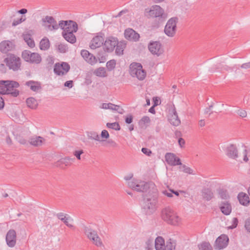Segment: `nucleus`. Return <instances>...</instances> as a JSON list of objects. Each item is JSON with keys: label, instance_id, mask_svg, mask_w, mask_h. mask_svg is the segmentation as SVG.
Segmentation results:
<instances>
[{"label": "nucleus", "instance_id": "nucleus-59", "mask_svg": "<svg viewBox=\"0 0 250 250\" xmlns=\"http://www.w3.org/2000/svg\"><path fill=\"white\" fill-rule=\"evenodd\" d=\"M241 67L244 69L250 68V62H249L245 63L241 65Z\"/></svg>", "mask_w": 250, "mask_h": 250}, {"label": "nucleus", "instance_id": "nucleus-33", "mask_svg": "<svg viewBox=\"0 0 250 250\" xmlns=\"http://www.w3.org/2000/svg\"><path fill=\"white\" fill-rule=\"evenodd\" d=\"M66 215V214H65L62 212L58 213L57 214V216L60 220L62 221L67 227L72 228L73 227V226L69 223L68 220L69 219V217H67Z\"/></svg>", "mask_w": 250, "mask_h": 250}, {"label": "nucleus", "instance_id": "nucleus-60", "mask_svg": "<svg viewBox=\"0 0 250 250\" xmlns=\"http://www.w3.org/2000/svg\"><path fill=\"white\" fill-rule=\"evenodd\" d=\"M19 21H20V19L13 20L12 23V25L13 26H16L20 24V23H21V22H20Z\"/></svg>", "mask_w": 250, "mask_h": 250}, {"label": "nucleus", "instance_id": "nucleus-41", "mask_svg": "<svg viewBox=\"0 0 250 250\" xmlns=\"http://www.w3.org/2000/svg\"><path fill=\"white\" fill-rule=\"evenodd\" d=\"M88 137L89 139H93L96 141H100L99 135L96 132L91 131L88 132Z\"/></svg>", "mask_w": 250, "mask_h": 250}, {"label": "nucleus", "instance_id": "nucleus-15", "mask_svg": "<svg viewBox=\"0 0 250 250\" xmlns=\"http://www.w3.org/2000/svg\"><path fill=\"white\" fill-rule=\"evenodd\" d=\"M165 159L167 163L170 166L182 165L180 159L173 153H167L165 155Z\"/></svg>", "mask_w": 250, "mask_h": 250}, {"label": "nucleus", "instance_id": "nucleus-9", "mask_svg": "<svg viewBox=\"0 0 250 250\" xmlns=\"http://www.w3.org/2000/svg\"><path fill=\"white\" fill-rule=\"evenodd\" d=\"M178 21V18L173 17L167 21L164 29L165 33L167 36L173 37L175 35Z\"/></svg>", "mask_w": 250, "mask_h": 250}, {"label": "nucleus", "instance_id": "nucleus-28", "mask_svg": "<svg viewBox=\"0 0 250 250\" xmlns=\"http://www.w3.org/2000/svg\"><path fill=\"white\" fill-rule=\"evenodd\" d=\"M25 84L28 86L32 91L34 92H38L41 89V83L38 82L29 81L26 82Z\"/></svg>", "mask_w": 250, "mask_h": 250}, {"label": "nucleus", "instance_id": "nucleus-14", "mask_svg": "<svg viewBox=\"0 0 250 250\" xmlns=\"http://www.w3.org/2000/svg\"><path fill=\"white\" fill-rule=\"evenodd\" d=\"M229 238L227 235L223 234L218 237L215 241L214 248L215 249L221 250L228 245Z\"/></svg>", "mask_w": 250, "mask_h": 250}, {"label": "nucleus", "instance_id": "nucleus-58", "mask_svg": "<svg viewBox=\"0 0 250 250\" xmlns=\"http://www.w3.org/2000/svg\"><path fill=\"white\" fill-rule=\"evenodd\" d=\"M178 143H179V146L181 147H182L184 146V145L185 144V141L184 139H183L182 138H180L178 139Z\"/></svg>", "mask_w": 250, "mask_h": 250}, {"label": "nucleus", "instance_id": "nucleus-22", "mask_svg": "<svg viewBox=\"0 0 250 250\" xmlns=\"http://www.w3.org/2000/svg\"><path fill=\"white\" fill-rule=\"evenodd\" d=\"M13 48L14 45L10 41H4L0 43V51L3 53H6Z\"/></svg>", "mask_w": 250, "mask_h": 250}, {"label": "nucleus", "instance_id": "nucleus-37", "mask_svg": "<svg viewBox=\"0 0 250 250\" xmlns=\"http://www.w3.org/2000/svg\"><path fill=\"white\" fill-rule=\"evenodd\" d=\"M23 39L30 47L33 48L35 46V43L34 40L31 38V36L30 35H24Z\"/></svg>", "mask_w": 250, "mask_h": 250}, {"label": "nucleus", "instance_id": "nucleus-39", "mask_svg": "<svg viewBox=\"0 0 250 250\" xmlns=\"http://www.w3.org/2000/svg\"><path fill=\"white\" fill-rule=\"evenodd\" d=\"M106 126L109 128L113 129L115 130H120L121 129L120 126L117 122L112 123H108L106 124Z\"/></svg>", "mask_w": 250, "mask_h": 250}, {"label": "nucleus", "instance_id": "nucleus-42", "mask_svg": "<svg viewBox=\"0 0 250 250\" xmlns=\"http://www.w3.org/2000/svg\"><path fill=\"white\" fill-rule=\"evenodd\" d=\"M116 61L114 60H111L106 63V67L109 71H112L114 69L116 65Z\"/></svg>", "mask_w": 250, "mask_h": 250}, {"label": "nucleus", "instance_id": "nucleus-11", "mask_svg": "<svg viewBox=\"0 0 250 250\" xmlns=\"http://www.w3.org/2000/svg\"><path fill=\"white\" fill-rule=\"evenodd\" d=\"M149 51L153 55L159 56L164 52V49L159 42H150L148 45Z\"/></svg>", "mask_w": 250, "mask_h": 250}, {"label": "nucleus", "instance_id": "nucleus-62", "mask_svg": "<svg viewBox=\"0 0 250 250\" xmlns=\"http://www.w3.org/2000/svg\"><path fill=\"white\" fill-rule=\"evenodd\" d=\"M163 192L165 195H167L168 197H172V192H171L170 190L169 191L165 190Z\"/></svg>", "mask_w": 250, "mask_h": 250}, {"label": "nucleus", "instance_id": "nucleus-49", "mask_svg": "<svg viewBox=\"0 0 250 250\" xmlns=\"http://www.w3.org/2000/svg\"><path fill=\"white\" fill-rule=\"evenodd\" d=\"M67 21H61L59 22V23L58 25L59 27H61L63 30L64 31V29H65V27H66V26L67 25L68 23Z\"/></svg>", "mask_w": 250, "mask_h": 250}, {"label": "nucleus", "instance_id": "nucleus-18", "mask_svg": "<svg viewBox=\"0 0 250 250\" xmlns=\"http://www.w3.org/2000/svg\"><path fill=\"white\" fill-rule=\"evenodd\" d=\"M29 143L35 147H40L45 144L46 140L40 136H33L28 140Z\"/></svg>", "mask_w": 250, "mask_h": 250}, {"label": "nucleus", "instance_id": "nucleus-3", "mask_svg": "<svg viewBox=\"0 0 250 250\" xmlns=\"http://www.w3.org/2000/svg\"><path fill=\"white\" fill-rule=\"evenodd\" d=\"M4 62L10 70L17 71L21 70V58L14 54H9L4 59Z\"/></svg>", "mask_w": 250, "mask_h": 250}, {"label": "nucleus", "instance_id": "nucleus-1", "mask_svg": "<svg viewBox=\"0 0 250 250\" xmlns=\"http://www.w3.org/2000/svg\"><path fill=\"white\" fill-rule=\"evenodd\" d=\"M20 86L19 83L14 81H0V93L9 94L14 97H17L20 93L17 89Z\"/></svg>", "mask_w": 250, "mask_h": 250}, {"label": "nucleus", "instance_id": "nucleus-2", "mask_svg": "<svg viewBox=\"0 0 250 250\" xmlns=\"http://www.w3.org/2000/svg\"><path fill=\"white\" fill-rule=\"evenodd\" d=\"M162 219L168 224L178 226L181 223V219L176 212L169 207H166L161 211Z\"/></svg>", "mask_w": 250, "mask_h": 250}, {"label": "nucleus", "instance_id": "nucleus-53", "mask_svg": "<svg viewBox=\"0 0 250 250\" xmlns=\"http://www.w3.org/2000/svg\"><path fill=\"white\" fill-rule=\"evenodd\" d=\"M109 135L108 131L106 130H103L101 133V137L103 138L107 139L109 138Z\"/></svg>", "mask_w": 250, "mask_h": 250}, {"label": "nucleus", "instance_id": "nucleus-16", "mask_svg": "<svg viewBox=\"0 0 250 250\" xmlns=\"http://www.w3.org/2000/svg\"><path fill=\"white\" fill-rule=\"evenodd\" d=\"M81 55L83 59L91 65H94L97 62L96 58L86 50H82L81 52Z\"/></svg>", "mask_w": 250, "mask_h": 250}, {"label": "nucleus", "instance_id": "nucleus-24", "mask_svg": "<svg viewBox=\"0 0 250 250\" xmlns=\"http://www.w3.org/2000/svg\"><path fill=\"white\" fill-rule=\"evenodd\" d=\"M78 24L75 21H68L66 27H65L62 33H74L78 30Z\"/></svg>", "mask_w": 250, "mask_h": 250}, {"label": "nucleus", "instance_id": "nucleus-30", "mask_svg": "<svg viewBox=\"0 0 250 250\" xmlns=\"http://www.w3.org/2000/svg\"><path fill=\"white\" fill-rule=\"evenodd\" d=\"M203 199L207 201L210 200L213 197V193L212 190L208 188H205L202 191Z\"/></svg>", "mask_w": 250, "mask_h": 250}, {"label": "nucleus", "instance_id": "nucleus-44", "mask_svg": "<svg viewBox=\"0 0 250 250\" xmlns=\"http://www.w3.org/2000/svg\"><path fill=\"white\" fill-rule=\"evenodd\" d=\"M181 168H182L183 171L185 173L189 174H194L193 172V170L190 167H187L185 165H182Z\"/></svg>", "mask_w": 250, "mask_h": 250}, {"label": "nucleus", "instance_id": "nucleus-51", "mask_svg": "<svg viewBox=\"0 0 250 250\" xmlns=\"http://www.w3.org/2000/svg\"><path fill=\"white\" fill-rule=\"evenodd\" d=\"M83 153V150H76L74 152L73 154L76 157L78 160H81V155Z\"/></svg>", "mask_w": 250, "mask_h": 250}, {"label": "nucleus", "instance_id": "nucleus-45", "mask_svg": "<svg viewBox=\"0 0 250 250\" xmlns=\"http://www.w3.org/2000/svg\"><path fill=\"white\" fill-rule=\"evenodd\" d=\"M219 194L220 197L223 199H227L229 198V195L226 190H221L219 191Z\"/></svg>", "mask_w": 250, "mask_h": 250}, {"label": "nucleus", "instance_id": "nucleus-17", "mask_svg": "<svg viewBox=\"0 0 250 250\" xmlns=\"http://www.w3.org/2000/svg\"><path fill=\"white\" fill-rule=\"evenodd\" d=\"M7 245L11 248L14 247L16 244V232L14 229L9 230L6 236Z\"/></svg>", "mask_w": 250, "mask_h": 250}, {"label": "nucleus", "instance_id": "nucleus-52", "mask_svg": "<svg viewBox=\"0 0 250 250\" xmlns=\"http://www.w3.org/2000/svg\"><path fill=\"white\" fill-rule=\"evenodd\" d=\"M142 151L143 153H144L145 154H146V155H147L148 156H150L151 155V154H152L151 151L147 148H145V147L142 148Z\"/></svg>", "mask_w": 250, "mask_h": 250}, {"label": "nucleus", "instance_id": "nucleus-64", "mask_svg": "<svg viewBox=\"0 0 250 250\" xmlns=\"http://www.w3.org/2000/svg\"><path fill=\"white\" fill-rule=\"evenodd\" d=\"M27 12V10L25 8H22V9H21V10L18 11V13H19L20 14H22V15L25 14Z\"/></svg>", "mask_w": 250, "mask_h": 250}, {"label": "nucleus", "instance_id": "nucleus-6", "mask_svg": "<svg viewBox=\"0 0 250 250\" xmlns=\"http://www.w3.org/2000/svg\"><path fill=\"white\" fill-rule=\"evenodd\" d=\"M84 233L93 244L97 247L104 246L102 240L97 234L96 231L89 227H84Z\"/></svg>", "mask_w": 250, "mask_h": 250}, {"label": "nucleus", "instance_id": "nucleus-25", "mask_svg": "<svg viewBox=\"0 0 250 250\" xmlns=\"http://www.w3.org/2000/svg\"><path fill=\"white\" fill-rule=\"evenodd\" d=\"M101 107L105 109H110L113 111H117L120 114L123 113V109L121 108L119 105H115L112 103H103Z\"/></svg>", "mask_w": 250, "mask_h": 250}, {"label": "nucleus", "instance_id": "nucleus-26", "mask_svg": "<svg viewBox=\"0 0 250 250\" xmlns=\"http://www.w3.org/2000/svg\"><path fill=\"white\" fill-rule=\"evenodd\" d=\"M220 208L222 212L225 215H229L231 212V206L228 201L222 202L220 204Z\"/></svg>", "mask_w": 250, "mask_h": 250}, {"label": "nucleus", "instance_id": "nucleus-61", "mask_svg": "<svg viewBox=\"0 0 250 250\" xmlns=\"http://www.w3.org/2000/svg\"><path fill=\"white\" fill-rule=\"evenodd\" d=\"M4 106V102L3 98L0 96V109L3 108Z\"/></svg>", "mask_w": 250, "mask_h": 250}, {"label": "nucleus", "instance_id": "nucleus-36", "mask_svg": "<svg viewBox=\"0 0 250 250\" xmlns=\"http://www.w3.org/2000/svg\"><path fill=\"white\" fill-rule=\"evenodd\" d=\"M93 73L99 77H105L107 75L105 68L103 67L97 68L94 70Z\"/></svg>", "mask_w": 250, "mask_h": 250}, {"label": "nucleus", "instance_id": "nucleus-63", "mask_svg": "<svg viewBox=\"0 0 250 250\" xmlns=\"http://www.w3.org/2000/svg\"><path fill=\"white\" fill-rule=\"evenodd\" d=\"M58 49L61 52H65V48L62 44H60L59 45Z\"/></svg>", "mask_w": 250, "mask_h": 250}, {"label": "nucleus", "instance_id": "nucleus-57", "mask_svg": "<svg viewBox=\"0 0 250 250\" xmlns=\"http://www.w3.org/2000/svg\"><path fill=\"white\" fill-rule=\"evenodd\" d=\"M64 86L69 88H71L73 86V81H68L64 83Z\"/></svg>", "mask_w": 250, "mask_h": 250}, {"label": "nucleus", "instance_id": "nucleus-19", "mask_svg": "<svg viewBox=\"0 0 250 250\" xmlns=\"http://www.w3.org/2000/svg\"><path fill=\"white\" fill-rule=\"evenodd\" d=\"M42 21L44 23L47 22L50 24L47 26L50 31L57 30L59 28L58 23L53 17L47 16L42 19Z\"/></svg>", "mask_w": 250, "mask_h": 250}, {"label": "nucleus", "instance_id": "nucleus-35", "mask_svg": "<svg viewBox=\"0 0 250 250\" xmlns=\"http://www.w3.org/2000/svg\"><path fill=\"white\" fill-rule=\"evenodd\" d=\"M50 46V42L49 40L44 38H43L40 42V49L42 50H47Z\"/></svg>", "mask_w": 250, "mask_h": 250}, {"label": "nucleus", "instance_id": "nucleus-13", "mask_svg": "<svg viewBox=\"0 0 250 250\" xmlns=\"http://www.w3.org/2000/svg\"><path fill=\"white\" fill-rule=\"evenodd\" d=\"M149 15L152 17L160 18L162 21H164L166 17L164 10L159 5H153L149 11Z\"/></svg>", "mask_w": 250, "mask_h": 250}, {"label": "nucleus", "instance_id": "nucleus-55", "mask_svg": "<svg viewBox=\"0 0 250 250\" xmlns=\"http://www.w3.org/2000/svg\"><path fill=\"white\" fill-rule=\"evenodd\" d=\"M133 121V117L131 115H128L125 118V122L127 124H131Z\"/></svg>", "mask_w": 250, "mask_h": 250}, {"label": "nucleus", "instance_id": "nucleus-47", "mask_svg": "<svg viewBox=\"0 0 250 250\" xmlns=\"http://www.w3.org/2000/svg\"><path fill=\"white\" fill-rule=\"evenodd\" d=\"M175 243L171 242H167L166 246V250H175Z\"/></svg>", "mask_w": 250, "mask_h": 250}, {"label": "nucleus", "instance_id": "nucleus-10", "mask_svg": "<svg viewBox=\"0 0 250 250\" xmlns=\"http://www.w3.org/2000/svg\"><path fill=\"white\" fill-rule=\"evenodd\" d=\"M117 38L110 36L106 38L103 45V49L105 52H112L116 45L118 44Z\"/></svg>", "mask_w": 250, "mask_h": 250}, {"label": "nucleus", "instance_id": "nucleus-38", "mask_svg": "<svg viewBox=\"0 0 250 250\" xmlns=\"http://www.w3.org/2000/svg\"><path fill=\"white\" fill-rule=\"evenodd\" d=\"M74 158H70L69 157H65L60 159L58 163L60 164H64L65 166H69L71 164V162H74Z\"/></svg>", "mask_w": 250, "mask_h": 250}, {"label": "nucleus", "instance_id": "nucleus-8", "mask_svg": "<svg viewBox=\"0 0 250 250\" xmlns=\"http://www.w3.org/2000/svg\"><path fill=\"white\" fill-rule=\"evenodd\" d=\"M23 59L31 63L39 64L42 61V57L37 53H32L29 50H24L21 54Z\"/></svg>", "mask_w": 250, "mask_h": 250}, {"label": "nucleus", "instance_id": "nucleus-34", "mask_svg": "<svg viewBox=\"0 0 250 250\" xmlns=\"http://www.w3.org/2000/svg\"><path fill=\"white\" fill-rule=\"evenodd\" d=\"M126 44L124 42H119L118 44L116 45V48L115 49V53L118 56H121L124 53V49L125 47Z\"/></svg>", "mask_w": 250, "mask_h": 250}, {"label": "nucleus", "instance_id": "nucleus-27", "mask_svg": "<svg viewBox=\"0 0 250 250\" xmlns=\"http://www.w3.org/2000/svg\"><path fill=\"white\" fill-rule=\"evenodd\" d=\"M169 121L171 125L175 126H178L181 124V121L175 108L173 110V114L169 117Z\"/></svg>", "mask_w": 250, "mask_h": 250}, {"label": "nucleus", "instance_id": "nucleus-40", "mask_svg": "<svg viewBox=\"0 0 250 250\" xmlns=\"http://www.w3.org/2000/svg\"><path fill=\"white\" fill-rule=\"evenodd\" d=\"M200 249L201 250H212V248L208 242H204L200 245Z\"/></svg>", "mask_w": 250, "mask_h": 250}, {"label": "nucleus", "instance_id": "nucleus-32", "mask_svg": "<svg viewBox=\"0 0 250 250\" xmlns=\"http://www.w3.org/2000/svg\"><path fill=\"white\" fill-rule=\"evenodd\" d=\"M26 103L28 107L32 109L37 108L38 103L37 100L33 97H30L26 99Z\"/></svg>", "mask_w": 250, "mask_h": 250}, {"label": "nucleus", "instance_id": "nucleus-12", "mask_svg": "<svg viewBox=\"0 0 250 250\" xmlns=\"http://www.w3.org/2000/svg\"><path fill=\"white\" fill-rule=\"evenodd\" d=\"M70 69L68 63L63 62L61 64L56 63L54 68V72L57 75H65Z\"/></svg>", "mask_w": 250, "mask_h": 250}, {"label": "nucleus", "instance_id": "nucleus-20", "mask_svg": "<svg viewBox=\"0 0 250 250\" xmlns=\"http://www.w3.org/2000/svg\"><path fill=\"white\" fill-rule=\"evenodd\" d=\"M125 37L126 39L131 41H137L140 38V35L134 30L128 28L125 31Z\"/></svg>", "mask_w": 250, "mask_h": 250}, {"label": "nucleus", "instance_id": "nucleus-23", "mask_svg": "<svg viewBox=\"0 0 250 250\" xmlns=\"http://www.w3.org/2000/svg\"><path fill=\"white\" fill-rule=\"evenodd\" d=\"M226 154L231 159L237 158L238 157V151L236 146L234 145H230L228 146L226 149Z\"/></svg>", "mask_w": 250, "mask_h": 250}, {"label": "nucleus", "instance_id": "nucleus-56", "mask_svg": "<svg viewBox=\"0 0 250 250\" xmlns=\"http://www.w3.org/2000/svg\"><path fill=\"white\" fill-rule=\"evenodd\" d=\"M156 250H166L165 245L155 246Z\"/></svg>", "mask_w": 250, "mask_h": 250}, {"label": "nucleus", "instance_id": "nucleus-46", "mask_svg": "<svg viewBox=\"0 0 250 250\" xmlns=\"http://www.w3.org/2000/svg\"><path fill=\"white\" fill-rule=\"evenodd\" d=\"M165 244L164 239L161 236L157 237L155 241V246L162 245Z\"/></svg>", "mask_w": 250, "mask_h": 250}, {"label": "nucleus", "instance_id": "nucleus-54", "mask_svg": "<svg viewBox=\"0 0 250 250\" xmlns=\"http://www.w3.org/2000/svg\"><path fill=\"white\" fill-rule=\"evenodd\" d=\"M245 227L250 232V218L247 219L245 222Z\"/></svg>", "mask_w": 250, "mask_h": 250}, {"label": "nucleus", "instance_id": "nucleus-48", "mask_svg": "<svg viewBox=\"0 0 250 250\" xmlns=\"http://www.w3.org/2000/svg\"><path fill=\"white\" fill-rule=\"evenodd\" d=\"M238 220L237 218H233L232 220V224L229 227V229H233L235 228L238 225Z\"/></svg>", "mask_w": 250, "mask_h": 250}, {"label": "nucleus", "instance_id": "nucleus-29", "mask_svg": "<svg viewBox=\"0 0 250 250\" xmlns=\"http://www.w3.org/2000/svg\"><path fill=\"white\" fill-rule=\"evenodd\" d=\"M238 199L240 203L243 206H247L250 204L249 196L244 192H240L238 194Z\"/></svg>", "mask_w": 250, "mask_h": 250}, {"label": "nucleus", "instance_id": "nucleus-4", "mask_svg": "<svg viewBox=\"0 0 250 250\" xmlns=\"http://www.w3.org/2000/svg\"><path fill=\"white\" fill-rule=\"evenodd\" d=\"M130 74L132 77H136L139 80H143L146 77V72L143 69L142 65L137 62L130 64Z\"/></svg>", "mask_w": 250, "mask_h": 250}, {"label": "nucleus", "instance_id": "nucleus-31", "mask_svg": "<svg viewBox=\"0 0 250 250\" xmlns=\"http://www.w3.org/2000/svg\"><path fill=\"white\" fill-rule=\"evenodd\" d=\"M62 35L66 41L71 43H74L76 42V38L74 33H62Z\"/></svg>", "mask_w": 250, "mask_h": 250}, {"label": "nucleus", "instance_id": "nucleus-7", "mask_svg": "<svg viewBox=\"0 0 250 250\" xmlns=\"http://www.w3.org/2000/svg\"><path fill=\"white\" fill-rule=\"evenodd\" d=\"M127 184L129 188L138 192H146L149 188L148 183L136 179L129 181Z\"/></svg>", "mask_w": 250, "mask_h": 250}, {"label": "nucleus", "instance_id": "nucleus-5", "mask_svg": "<svg viewBox=\"0 0 250 250\" xmlns=\"http://www.w3.org/2000/svg\"><path fill=\"white\" fill-rule=\"evenodd\" d=\"M156 203V197L147 195L144 198L143 207L146 213L150 214L155 210Z\"/></svg>", "mask_w": 250, "mask_h": 250}, {"label": "nucleus", "instance_id": "nucleus-50", "mask_svg": "<svg viewBox=\"0 0 250 250\" xmlns=\"http://www.w3.org/2000/svg\"><path fill=\"white\" fill-rule=\"evenodd\" d=\"M237 114L242 118H245L247 116V112L243 109H239L237 111Z\"/></svg>", "mask_w": 250, "mask_h": 250}, {"label": "nucleus", "instance_id": "nucleus-43", "mask_svg": "<svg viewBox=\"0 0 250 250\" xmlns=\"http://www.w3.org/2000/svg\"><path fill=\"white\" fill-rule=\"evenodd\" d=\"M150 121V119L148 116H144L139 121V125L143 127L146 124L149 123Z\"/></svg>", "mask_w": 250, "mask_h": 250}, {"label": "nucleus", "instance_id": "nucleus-21", "mask_svg": "<svg viewBox=\"0 0 250 250\" xmlns=\"http://www.w3.org/2000/svg\"><path fill=\"white\" fill-rule=\"evenodd\" d=\"M104 39L102 36H96L94 37L91 41L90 43V47L92 49H95L100 47L102 45H104Z\"/></svg>", "mask_w": 250, "mask_h": 250}]
</instances>
